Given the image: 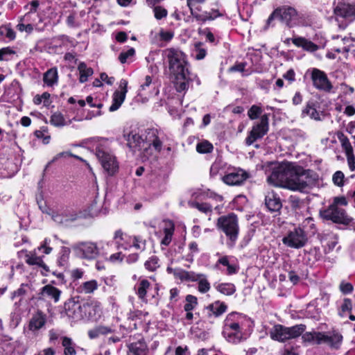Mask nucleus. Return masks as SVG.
Segmentation results:
<instances>
[{"instance_id":"603ef678","label":"nucleus","mask_w":355,"mask_h":355,"mask_svg":"<svg viewBox=\"0 0 355 355\" xmlns=\"http://www.w3.org/2000/svg\"><path fill=\"white\" fill-rule=\"evenodd\" d=\"M135 54V50L134 48L129 49L127 51H123L120 53L119 56V60L121 63L124 64L127 62V60L134 56Z\"/></svg>"},{"instance_id":"a19ab883","label":"nucleus","mask_w":355,"mask_h":355,"mask_svg":"<svg viewBox=\"0 0 355 355\" xmlns=\"http://www.w3.org/2000/svg\"><path fill=\"white\" fill-rule=\"evenodd\" d=\"M50 122L52 125L57 127L64 126L66 125L63 115L60 112H55L51 117Z\"/></svg>"},{"instance_id":"0eeeda50","label":"nucleus","mask_w":355,"mask_h":355,"mask_svg":"<svg viewBox=\"0 0 355 355\" xmlns=\"http://www.w3.org/2000/svg\"><path fill=\"white\" fill-rule=\"evenodd\" d=\"M320 216L325 220H331L334 223L349 225L352 218L349 216L345 210L340 207H335V205H329L328 207L320 211Z\"/></svg>"},{"instance_id":"79ce46f5","label":"nucleus","mask_w":355,"mask_h":355,"mask_svg":"<svg viewBox=\"0 0 355 355\" xmlns=\"http://www.w3.org/2000/svg\"><path fill=\"white\" fill-rule=\"evenodd\" d=\"M197 304V297L192 295H188L186 297V304L184 306V309L185 311H191L194 309Z\"/></svg>"},{"instance_id":"37998d69","label":"nucleus","mask_w":355,"mask_h":355,"mask_svg":"<svg viewBox=\"0 0 355 355\" xmlns=\"http://www.w3.org/2000/svg\"><path fill=\"white\" fill-rule=\"evenodd\" d=\"M241 313L237 312H232L226 316L224 320V325H229L231 324L232 323L241 321Z\"/></svg>"},{"instance_id":"49530a36","label":"nucleus","mask_w":355,"mask_h":355,"mask_svg":"<svg viewBox=\"0 0 355 355\" xmlns=\"http://www.w3.org/2000/svg\"><path fill=\"white\" fill-rule=\"evenodd\" d=\"M198 289L200 293H205L209 291L211 287L210 284L207 281L205 275H203V277H200V279H198Z\"/></svg>"},{"instance_id":"f03ea898","label":"nucleus","mask_w":355,"mask_h":355,"mask_svg":"<svg viewBox=\"0 0 355 355\" xmlns=\"http://www.w3.org/2000/svg\"><path fill=\"white\" fill-rule=\"evenodd\" d=\"M315 178L310 170L293 163L287 189L308 193L315 185Z\"/></svg>"},{"instance_id":"bf43d9fd","label":"nucleus","mask_w":355,"mask_h":355,"mask_svg":"<svg viewBox=\"0 0 355 355\" xmlns=\"http://www.w3.org/2000/svg\"><path fill=\"white\" fill-rule=\"evenodd\" d=\"M133 246L138 250H144L146 246V241L140 236H135L133 238Z\"/></svg>"},{"instance_id":"a18cd8bd","label":"nucleus","mask_w":355,"mask_h":355,"mask_svg":"<svg viewBox=\"0 0 355 355\" xmlns=\"http://www.w3.org/2000/svg\"><path fill=\"white\" fill-rule=\"evenodd\" d=\"M70 254V249L67 247H63L60 252V256L58 259V263L60 266H64L68 261Z\"/></svg>"},{"instance_id":"f257e3e1","label":"nucleus","mask_w":355,"mask_h":355,"mask_svg":"<svg viewBox=\"0 0 355 355\" xmlns=\"http://www.w3.org/2000/svg\"><path fill=\"white\" fill-rule=\"evenodd\" d=\"M163 55L167 60L171 73L174 76L176 90L178 92L187 90L191 78L185 53L178 49L168 48L163 51Z\"/></svg>"},{"instance_id":"338daca9","label":"nucleus","mask_w":355,"mask_h":355,"mask_svg":"<svg viewBox=\"0 0 355 355\" xmlns=\"http://www.w3.org/2000/svg\"><path fill=\"white\" fill-rule=\"evenodd\" d=\"M340 289L344 294H349L352 292L353 286L350 283L342 282L340 285Z\"/></svg>"},{"instance_id":"6e6d98bb","label":"nucleus","mask_w":355,"mask_h":355,"mask_svg":"<svg viewBox=\"0 0 355 355\" xmlns=\"http://www.w3.org/2000/svg\"><path fill=\"white\" fill-rule=\"evenodd\" d=\"M262 110L260 107L254 105L248 110V115L250 119L254 120L258 118Z\"/></svg>"},{"instance_id":"bb28decb","label":"nucleus","mask_w":355,"mask_h":355,"mask_svg":"<svg viewBox=\"0 0 355 355\" xmlns=\"http://www.w3.org/2000/svg\"><path fill=\"white\" fill-rule=\"evenodd\" d=\"M98 287L96 280L92 279L85 282L76 288V292L80 294H91L93 293Z\"/></svg>"},{"instance_id":"9b49d317","label":"nucleus","mask_w":355,"mask_h":355,"mask_svg":"<svg viewBox=\"0 0 355 355\" xmlns=\"http://www.w3.org/2000/svg\"><path fill=\"white\" fill-rule=\"evenodd\" d=\"M73 249L81 259L87 260L95 259L100 253L96 243L90 241L80 242Z\"/></svg>"},{"instance_id":"473e14b6","label":"nucleus","mask_w":355,"mask_h":355,"mask_svg":"<svg viewBox=\"0 0 355 355\" xmlns=\"http://www.w3.org/2000/svg\"><path fill=\"white\" fill-rule=\"evenodd\" d=\"M305 324H300L295 326L287 327L288 339H293L300 336L306 330Z\"/></svg>"},{"instance_id":"3c124183","label":"nucleus","mask_w":355,"mask_h":355,"mask_svg":"<svg viewBox=\"0 0 355 355\" xmlns=\"http://www.w3.org/2000/svg\"><path fill=\"white\" fill-rule=\"evenodd\" d=\"M40 3L37 0H33L30 3L31 8L30 10L22 17H21V21H28V17H30L31 13H34L36 12Z\"/></svg>"},{"instance_id":"2f4dec72","label":"nucleus","mask_w":355,"mask_h":355,"mask_svg":"<svg viewBox=\"0 0 355 355\" xmlns=\"http://www.w3.org/2000/svg\"><path fill=\"white\" fill-rule=\"evenodd\" d=\"M320 335H322V332H306L305 334H302V339L306 343H313L317 345H320L322 344V336Z\"/></svg>"},{"instance_id":"69168bd1","label":"nucleus","mask_w":355,"mask_h":355,"mask_svg":"<svg viewBox=\"0 0 355 355\" xmlns=\"http://www.w3.org/2000/svg\"><path fill=\"white\" fill-rule=\"evenodd\" d=\"M352 309V302L349 298H345L341 305V311L343 313L350 312Z\"/></svg>"},{"instance_id":"c9c22d12","label":"nucleus","mask_w":355,"mask_h":355,"mask_svg":"<svg viewBox=\"0 0 355 355\" xmlns=\"http://www.w3.org/2000/svg\"><path fill=\"white\" fill-rule=\"evenodd\" d=\"M62 345L64 347V355H76V351L75 349V344L72 340L67 336L62 338Z\"/></svg>"},{"instance_id":"39448f33","label":"nucleus","mask_w":355,"mask_h":355,"mask_svg":"<svg viewBox=\"0 0 355 355\" xmlns=\"http://www.w3.org/2000/svg\"><path fill=\"white\" fill-rule=\"evenodd\" d=\"M216 227L223 231L233 245L238 239L239 231L238 218L234 213L222 216L217 220Z\"/></svg>"},{"instance_id":"13d9d810","label":"nucleus","mask_w":355,"mask_h":355,"mask_svg":"<svg viewBox=\"0 0 355 355\" xmlns=\"http://www.w3.org/2000/svg\"><path fill=\"white\" fill-rule=\"evenodd\" d=\"M15 53V51L9 47L0 49V60H8L9 57Z\"/></svg>"},{"instance_id":"4d7b16f0","label":"nucleus","mask_w":355,"mask_h":355,"mask_svg":"<svg viewBox=\"0 0 355 355\" xmlns=\"http://www.w3.org/2000/svg\"><path fill=\"white\" fill-rule=\"evenodd\" d=\"M154 13L155 17L157 19H162L167 16L168 12L165 8L161 6H155L154 8Z\"/></svg>"},{"instance_id":"4c0bfd02","label":"nucleus","mask_w":355,"mask_h":355,"mask_svg":"<svg viewBox=\"0 0 355 355\" xmlns=\"http://www.w3.org/2000/svg\"><path fill=\"white\" fill-rule=\"evenodd\" d=\"M150 286V284L147 279H143L139 282L137 294L141 300L146 301V295Z\"/></svg>"},{"instance_id":"052dcab7","label":"nucleus","mask_w":355,"mask_h":355,"mask_svg":"<svg viewBox=\"0 0 355 355\" xmlns=\"http://www.w3.org/2000/svg\"><path fill=\"white\" fill-rule=\"evenodd\" d=\"M173 229L166 228L164 229V237L162 241V244L168 245L171 241Z\"/></svg>"},{"instance_id":"9d476101","label":"nucleus","mask_w":355,"mask_h":355,"mask_svg":"<svg viewBox=\"0 0 355 355\" xmlns=\"http://www.w3.org/2000/svg\"><path fill=\"white\" fill-rule=\"evenodd\" d=\"M268 116L263 114L261 116L260 121L253 125L248 136L245 139V144L248 146L252 145L257 139L262 138L268 131Z\"/></svg>"},{"instance_id":"de8ad7c7","label":"nucleus","mask_w":355,"mask_h":355,"mask_svg":"<svg viewBox=\"0 0 355 355\" xmlns=\"http://www.w3.org/2000/svg\"><path fill=\"white\" fill-rule=\"evenodd\" d=\"M288 202L293 209H300L304 204V202L302 200H301L299 197L297 196H291L288 198Z\"/></svg>"},{"instance_id":"f3484780","label":"nucleus","mask_w":355,"mask_h":355,"mask_svg":"<svg viewBox=\"0 0 355 355\" xmlns=\"http://www.w3.org/2000/svg\"><path fill=\"white\" fill-rule=\"evenodd\" d=\"M318 238L324 248L325 253L332 251L338 243L337 234L329 231H324L318 234Z\"/></svg>"},{"instance_id":"4be33fe9","label":"nucleus","mask_w":355,"mask_h":355,"mask_svg":"<svg viewBox=\"0 0 355 355\" xmlns=\"http://www.w3.org/2000/svg\"><path fill=\"white\" fill-rule=\"evenodd\" d=\"M265 205L266 207L272 212L279 211L282 207L280 198L277 194L273 191L268 192L266 196Z\"/></svg>"},{"instance_id":"423d86ee","label":"nucleus","mask_w":355,"mask_h":355,"mask_svg":"<svg viewBox=\"0 0 355 355\" xmlns=\"http://www.w3.org/2000/svg\"><path fill=\"white\" fill-rule=\"evenodd\" d=\"M293 163H284L275 168L267 178L269 184L275 187L287 189Z\"/></svg>"},{"instance_id":"8fccbe9b","label":"nucleus","mask_w":355,"mask_h":355,"mask_svg":"<svg viewBox=\"0 0 355 355\" xmlns=\"http://www.w3.org/2000/svg\"><path fill=\"white\" fill-rule=\"evenodd\" d=\"M193 207L205 214L211 213L212 211L211 206L207 202H193Z\"/></svg>"},{"instance_id":"aec40b11","label":"nucleus","mask_w":355,"mask_h":355,"mask_svg":"<svg viewBox=\"0 0 355 355\" xmlns=\"http://www.w3.org/2000/svg\"><path fill=\"white\" fill-rule=\"evenodd\" d=\"M46 322V315L41 310H37L29 321L28 327L31 331H37L42 328Z\"/></svg>"},{"instance_id":"2eb2a0df","label":"nucleus","mask_w":355,"mask_h":355,"mask_svg":"<svg viewBox=\"0 0 355 355\" xmlns=\"http://www.w3.org/2000/svg\"><path fill=\"white\" fill-rule=\"evenodd\" d=\"M334 13L336 17H342L349 22H352L355 21V3H338L334 8Z\"/></svg>"},{"instance_id":"f704fd0d","label":"nucleus","mask_w":355,"mask_h":355,"mask_svg":"<svg viewBox=\"0 0 355 355\" xmlns=\"http://www.w3.org/2000/svg\"><path fill=\"white\" fill-rule=\"evenodd\" d=\"M216 289L225 295H232L236 292V286L232 283H221L215 286Z\"/></svg>"},{"instance_id":"c03bdc74","label":"nucleus","mask_w":355,"mask_h":355,"mask_svg":"<svg viewBox=\"0 0 355 355\" xmlns=\"http://www.w3.org/2000/svg\"><path fill=\"white\" fill-rule=\"evenodd\" d=\"M159 259L156 256H153L148 261L145 262V267L149 271H155L157 268H159Z\"/></svg>"},{"instance_id":"1a4fd4ad","label":"nucleus","mask_w":355,"mask_h":355,"mask_svg":"<svg viewBox=\"0 0 355 355\" xmlns=\"http://www.w3.org/2000/svg\"><path fill=\"white\" fill-rule=\"evenodd\" d=\"M85 213L82 211L66 209L62 212H53L51 218L57 224L69 227L71 223L85 218Z\"/></svg>"},{"instance_id":"58836bf2","label":"nucleus","mask_w":355,"mask_h":355,"mask_svg":"<svg viewBox=\"0 0 355 355\" xmlns=\"http://www.w3.org/2000/svg\"><path fill=\"white\" fill-rule=\"evenodd\" d=\"M337 137L339 141H340L342 147L345 150L347 155L352 153L353 149L349 142V140L347 137V136H345L343 132H338L337 133Z\"/></svg>"},{"instance_id":"20e7f679","label":"nucleus","mask_w":355,"mask_h":355,"mask_svg":"<svg viewBox=\"0 0 355 355\" xmlns=\"http://www.w3.org/2000/svg\"><path fill=\"white\" fill-rule=\"evenodd\" d=\"M89 309L88 303L81 304L79 297H73L64 302V311L61 313L65 314L72 322H77L87 317V312Z\"/></svg>"},{"instance_id":"7ed1b4c3","label":"nucleus","mask_w":355,"mask_h":355,"mask_svg":"<svg viewBox=\"0 0 355 355\" xmlns=\"http://www.w3.org/2000/svg\"><path fill=\"white\" fill-rule=\"evenodd\" d=\"M102 140H104V139L101 137H92L85 139L83 143L85 144H89L91 142L97 144L96 147V155L101 162L103 169L109 175L112 176L117 173L119 164L115 156L111 154L106 147L100 144Z\"/></svg>"},{"instance_id":"412c9836","label":"nucleus","mask_w":355,"mask_h":355,"mask_svg":"<svg viewBox=\"0 0 355 355\" xmlns=\"http://www.w3.org/2000/svg\"><path fill=\"white\" fill-rule=\"evenodd\" d=\"M322 343H325L334 349H338L342 343L343 336L339 333H329L328 334L322 332Z\"/></svg>"},{"instance_id":"0e129e2a","label":"nucleus","mask_w":355,"mask_h":355,"mask_svg":"<svg viewBox=\"0 0 355 355\" xmlns=\"http://www.w3.org/2000/svg\"><path fill=\"white\" fill-rule=\"evenodd\" d=\"M188 271L180 268H175L174 270V276L182 281H187Z\"/></svg>"},{"instance_id":"4468645a","label":"nucleus","mask_w":355,"mask_h":355,"mask_svg":"<svg viewBox=\"0 0 355 355\" xmlns=\"http://www.w3.org/2000/svg\"><path fill=\"white\" fill-rule=\"evenodd\" d=\"M250 177L249 173L241 168H234L223 177V181L228 185L239 186Z\"/></svg>"},{"instance_id":"e2e57ef3","label":"nucleus","mask_w":355,"mask_h":355,"mask_svg":"<svg viewBox=\"0 0 355 355\" xmlns=\"http://www.w3.org/2000/svg\"><path fill=\"white\" fill-rule=\"evenodd\" d=\"M159 37H160L161 40H163V41H165V42L171 41L173 39V36H174V34H173V32H171V31H165L163 29H162L159 31Z\"/></svg>"},{"instance_id":"5fc2aeb1","label":"nucleus","mask_w":355,"mask_h":355,"mask_svg":"<svg viewBox=\"0 0 355 355\" xmlns=\"http://www.w3.org/2000/svg\"><path fill=\"white\" fill-rule=\"evenodd\" d=\"M345 179L344 173L340 171H336L332 177V180L334 183L337 185L338 187H342L343 186V182Z\"/></svg>"},{"instance_id":"680f3d73","label":"nucleus","mask_w":355,"mask_h":355,"mask_svg":"<svg viewBox=\"0 0 355 355\" xmlns=\"http://www.w3.org/2000/svg\"><path fill=\"white\" fill-rule=\"evenodd\" d=\"M223 331H227L229 332L230 331H242V329L241 327V321L232 323L231 324H229V325H224Z\"/></svg>"},{"instance_id":"72a5a7b5","label":"nucleus","mask_w":355,"mask_h":355,"mask_svg":"<svg viewBox=\"0 0 355 355\" xmlns=\"http://www.w3.org/2000/svg\"><path fill=\"white\" fill-rule=\"evenodd\" d=\"M78 69L80 72L79 81L82 83L87 81L88 77L94 73L93 69L91 67H87L85 62H80L78 66Z\"/></svg>"},{"instance_id":"a878e982","label":"nucleus","mask_w":355,"mask_h":355,"mask_svg":"<svg viewBox=\"0 0 355 355\" xmlns=\"http://www.w3.org/2000/svg\"><path fill=\"white\" fill-rule=\"evenodd\" d=\"M128 349L132 355H147L148 353L147 345L143 340L130 344Z\"/></svg>"},{"instance_id":"774afa93","label":"nucleus","mask_w":355,"mask_h":355,"mask_svg":"<svg viewBox=\"0 0 355 355\" xmlns=\"http://www.w3.org/2000/svg\"><path fill=\"white\" fill-rule=\"evenodd\" d=\"M154 139L152 141L151 144L154 147V148L157 151H161L162 148V141L159 139V138L155 135L153 132Z\"/></svg>"},{"instance_id":"a211bd4d","label":"nucleus","mask_w":355,"mask_h":355,"mask_svg":"<svg viewBox=\"0 0 355 355\" xmlns=\"http://www.w3.org/2000/svg\"><path fill=\"white\" fill-rule=\"evenodd\" d=\"M205 309L207 311L208 318H218L227 311V306L225 302L216 300Z\"/></svg>"},{"instance_id":"b1692460","label":"nucleus","mask_w":355,"mask_h":355,"mask_svg":"<svg viewBox=\"0 0 355 355\" xmlns=\"http://www.w3.org/2000/svg\"><path fill=\"white\" fill-rule=\"evenodd\" d=\"M61 293L62 291L60 289L51 284L42 287L40 293L41 295L53 300L55 303L60 300Z\"/></svg>"},{"instance_id":"6e6552de","label":"nucleus","mask_w":355,"mask_h":355,"mask_svg":"<svg viewBox=\"0 0 355 355\" xmlns=\"http://www.w3.org/2000/svg\"><path fill=\"white\" fill-rule=\"evenodd\" d=\"M282 242L288 247L299 249L307 243L308 236L306 232L300 227L290 231L288 234L282 239Z\"/></svg>"},{"instance_id":"7c9ffc66","label":"nucleus","mask_w":355,"mask_h":355,"mask_svg":"<svg viewBox=\"0 0 355 355\" xmlns=\"http://www.w3.org/2000/svg\"><path fill=\"white\" fill-rule=\"evenodd\" d=\"M222 334L227 342L233 344H237L240 343L243 338L242 331H230V332L227 331H223Z\"/></svg>"},{"instance_id":"ddd939ff","label":"nucleus","mask_w":355,"mask_h":355,"mask_svg":"<svg viewBox=\"0 0 355 355\" xmlns=\"http://www.w3.org/2000/svg\"><path fill=\"white\" fill-rule=\"evenodd\" d=\"M311 80L313 86L317 89L327 93L331 92L333 85L324 71L318 69H313L311 72Z\"/></svg>"},{"instance_id":"6ab92c4d","label":"nucleus","mask_w":355,"mask_h":355,"mask_svg":"<svg viewBox=\"0 0 355 355\" xmlns=\"http://www.w3.org/2000/svg\"><path fill=\"white\" fill-rule=\"evenodd\" d=\"M123 137L127 141V146L135 152L141 150V146L144 143V139L136 131H131L128 133L124 132Z\"/></svg>"},{"instance_id":"e433bc0d","label":"nucleus","mask_w":355,"mask_h":355,"mask_svg":"<svg viewBox=\"0 0 355 355\" xmlns=\"http://www.w3.org/2000/svg\"><path fill=\"white\" fill-rule=\"evenodd\" d=\"M112 332L110 327L105 326H98L88 331V336L91 339L98 338L100 335H105Z\"/></svg>"},{"instance_id":"09e8293b","label":"nucleus","mask_w":355,"mask_h":355,"mask_svg":"<svg viewBox=\"0 0 355 355\" xmlns=\"http://www.w3.org/2000/svg\"><path fill=\"white\" fill-rule=\"evenodd\" d=\"M0 34L4 35L10 40H12L15 38V31L7 26L0 27Z\"/></svg>"},{"instance_id":"393cba45","label":"nucleus","mask_w":355,"mask_h":355,"mask_svg":"<svg viewBox=\"0 0 355 355\" xmlns=\"http://www.w3.org/2000/svg\"><path fill=\"white\" fill-rule=\"evenodd\" d=\"M292 42L295 46L309 52H315L319 49L317 44L302 37L293 38Z\"/></svg>"},{"instance_id":"c85d7f7f","label":"nucleus","mask_w":355,"mask_h":355,"mask_svg":"<svg viewBox=\"0 0 355 355\" xmlns=\"http://www.w3.org/2000/svg\"><path fill=\"white\" fill-rule=\"evenodd\" d=\"M58 75L56 68H51L44 73L43 81L48 86H53L58 83Z\"/></svg>"},{"instance_id":"ea45409f","label":"nucleus","mask_w":355,"mask_h":355,"mask_svg":"<svg viewBox=\"0 0 355 355\" xmlns=\"http://www.w3.org/2000/svg\"><path fill=\"white\" fill-rule=\"evenodd\" d=\"M214 149L213 145L208 141L200 142L196 146V150L199 153H209Z\"/></svg>"},{"instance_id":"f8f14e48","label":"nucleus","mask_w":355,"mask_h":355,"mask_svg":"<svg viewBox=\"0 0 355 355\" xmlns=\"http://www.w3.org/2000/svg\"><path fill=\"white\" fill-rule=\"evenodd\" d=\"M297 15V11L292 7H282L275 10L269 16L267 24L269 25L270 22L275 19L277 18L286 26H292L291 21Z\"/></svg>"},{"instance_id":"5701e85b","label":"nucleus","mask_w":355,"mask_h":355,"mask_svg":"<svg viewBox=\"0 0 355 355\" xmlns=\"http://www.w3.org/2000/svg\"><path fill=\"white\" fill-rule=\"evenodd\" d=\"M287 327L282 324L275 325L270 331V336L272 340L284 342L288 339Z\"/></svg>"},{"instance_id":"cd10ccee","label":"nucleus","mask_w":355,"mask_h":355,"mask_svg":"<svg viewBox=\"0 0 355 355\" xmlns=\"http://www.w3.org/2000/svg\"><path fill=\"white\" fill-rule=\"evenodd\" d=\"M26 262L30 266H37L49 272V267L44 263L42 257L37 256L35 252H30L26 255Z\"/></svg>"},{"instance_id":"c756f323","label":"nucleus","mask_w":355,"mask_h":355,"mask_svg":"<svg viewBox=\"0 0 355 355\" xmlns=\"http://www.w3.org/2000/svg\"><path fill=\"white\" fill-rule=\"evenodd\" d=\"M309 116L312 119L320 121V114L316 110L313 102H308L305 107L302 111V117Z\"/></svg>"},{"instance_id":"864d4df0","label":"nucleus","mask_w":355,"mask_h":355,"mask_svg":"<svg viewBox=\"0 0 355 355\" xmlns=\"http://www.w3.org/2000/svg\"><path fill=\"white\" fill-rule=\"evenodd\" d=\"M202 44L201 42H197L195 44V51L196 52V54L195 55L196 59L197 60H202L203 59L206 54L207 51L205 49L202 48Z\"/></svg>"},{"instance_id":"dca6fc26","label":"nucleus","mask_w":355,"mask_h":355,"mask_svg":"<svg viewBox=\"0 0 355 355\" xmlns=\"http://www.w3.org/2000/svg\"><path fill=\"white\" fill-rule=\"evenodd\" d=\"M128 81L122 79L120 81L119 88L121 91H116L113 94L112 103L109 108L110 112H114L117 110L123 103L125 95L128 92L127 89Z\"/></svg>"}]
</instances>
